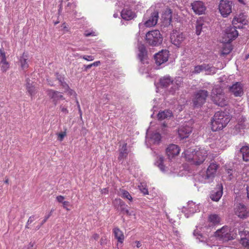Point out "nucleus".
<instances>
[{"label":"nucleus","instance_id":"nucleus-57","mask_svg":"<svg viewBox=\"0 0 249 249\" xmlns=\"http://www.w3.org/2000/svg\"><path fill=\"white\" fill-rule=\"evenodd\" d=\"M22 249H34L33 248V245L30 244L29 246L28 247H24Z\"/></svg>","mask_w":249,"mask_h":249},{"label":"nucleus","instance_id":"nucleus-16","mask_svg":"<svg viewBox=\"0 0 249 249\" xmlns=\"http://www.w3.org/2000/svg\"><path fill=\"white\" fill-rule=\"evenodd\" d=\"M159 18L158 12L154 10L150 13L148 18L144 17V19H146L144 23V25L147 27L154 26L157 24Z\"/></svg>","mask_w":249,"mask_h":249},{"label":"nucleus","instance_id":"nucleus-8","mask_svg":"<svg viewBox=\"0 0 249 249\" xmlns=\"http://www.w3.org/2000/svg\"><path fill=\"white\" fill-rule=\"evenodd\" d=\"M211 98L213 103L219 107H223L228 104L224 93L220 89H213Z\"/></svg>","mask_w":249,"mask_h":249},{"label":"nucleus","instance_id":"nucleus-30","mask_svg":"<svg viewBox=\"0 0 249 249\" xmlns=\"http://www.w3.org/2000/svg\"><path fill=\"white\" fill-rule=\"evenodd\" d=\"M55 78L58 81L60 85L64 89L69 88L68 85L64 81V76L58 72L55 73Z\"/></svg>","mask_w":249,"mask_h":249},{"label":"nucleus","instance_id":"nucleus-29","mask_svg":"<svg viewBox=\"0 0 249 249\" xmlns=\"http://www.w3.org/2000/svg\"><path fill=\"white\" fill-rule=\"evenodd\" d=\"M164 161V157L161 156H160L157 157V160L155 162V164L157 166L161 171L165 172L167 171L166 167L163 164Z\"/></svg>","mask_w":249,"mask_h":249},{"label":"nucleus","instance_id":"nucleus-54","mask_svg":"<svg viewBox=\"0 0 249 249\" xmlns=\"http://www.w3.org/2000/svg\"><path fill=\"white\" fill-rule=\"evenodd\" d=\"M227 173L229 175V177L231 176L232 175V169H228L227 170Z\"/></svg>","mask_w":249,"mask_h":249},{"label":"nucleus","instance_id":"nucleus-25","mask_svg":"<svg viewBox=\"0 0 249 249\" xmlns=\"http://www.w3.org/2000/svg\"><path fill=\"white\" fill-rule=\"evenodd\" d=\"M157 117L159 120H163L164 119L169 120L173 118L174 116L171 110L169 109H164V110L159 111Z\"/></svg>","mask_w":249,"mask_h":249},{"label":"nucleus","instance_id":"nucleus-17","mask_svg":"<svg viewBox=\"0 0 249 249\" xmlns=\"http://www.w3.org/2000/svg\"><path fill=\"white\" fill-rule=\"evenodd\" d=\"M223 195V185L222 183L216 185L214 189L211 191L210 197L214 201H218Z\"/></svg>","mask_w":249,"mask_h":249},{"label":"nucleus","instance_id":"nucleus-32","mask_svg":"<svg viewBox=\"0 0 249 249\" xmlns=\"http://www.w3.org/2000/svg\"><path fill=\"white\" fill-rule=\"evenodd\" d=\"M126 146H127V144L124 143L121 149H120L119 156L118 157V160H121L122 159H124L127 157V155H128V152H127V149Z\"/></svg>","mask_w":249,"mask_h":249},{"label":"nucleus","instance_id":"nucleus-64","mask_svg":"<svg viewBox=\"0 0 249 249\" xmlns=\"http://www.w3.org/2000/svg\"><path fill=\"white\" fill-rule=\"evenodd\" d=\"M239 234L240 236H243V235H245V232H244V231H239Z\"/></svg>","mask_w":249,"mask_h":249},{"label":"nucleus","instance_id":"nucleus-3","mask_svg":"<svg viewBox=\"0 0 249 249\" xmlns=\"http://www.w3.org/2000/svg\"><path fill=\"white\" fill-rule=\"evenodd\" d=\"M207 155L206 150L199 148L198 150H195L192 155H186L185 158L191 165L197 166L203 163Z\"/></svg>","mask_w":249,"mask_h":249},{"label":"nucleus","instance_id":"nucleus-45","mask_svg":"<svg viewBox=\"0 0 249 249\" xmlns=\"http://www.w3.org/2000/svg\"><path fill=\"white\" fill-rule=\"evenodd\" d=\"M54 211V210L53 209H52L51 211V212L49 213L46 215L44 217V219L42 220V222H41V225H43L46 222V221L49 218V217L51 216L52 214V213Z\"/></svg>","mask_w":249,"mask_h":249},{"label":"nucleus","instance_id":"nucleus-4","mask_svg":"<svg viewBox=\"0 0 249 249\" xmlns=\"http://www.w3.org/2000/svg\"><path fill=\"white\" fill-rule=\"evenodd\" d=\"M163 41L162 35L158 30H153L148 32L145 35L146 43L152 47L160 45Z\"/></svg>","mask_w":249,"mask_h":249},{"label":"nucleus","instance_id":"nucleus-39","mask_svg":"<svg viewBox=\"0 0 249 249\" xmlns=\"http://www.w3.org/2000/svg\"><path fill=\"white\" fill-rule=\"evenodd\" d=\"M151 139L154 143H159L161 140V136L159 133H155L152 134Z\"/></svg>","mask_w":249,"mask_h":249},{"label":"nucleus","instance_id":"nucleus-22","mask_svg":"<svg viewBox=\"0 0 249 249\" xmlns=\"http://www.w3.org/2000/svg\"><path fill=\"white\" fill-rule=\"evenodd\" d=\"M192 9L197 15L203 14L206 10V7L203 2L201 1H195L191 4Z\"/></svg>","mask_w":249,"mask_h":249},{"label":"nucleus","instance_id":"nucleus-55","mask_svg":"<svg viewBox=\"0 0 249 249\" xmlns=\"http://www.w3.org/2000/svg\"><path fill=\"white\" fill-rule=\"evenodd\" d=\"M94 33L93 32H88L85 34L86 36H93Z\"/></svg>","mask_w":249,"mask_h":249},{"label":"nucleus","instance_id":"nucleus-37","mask_svg":"<svg viewBox=\"0 0 249 249\" xmlns=\"http://www.w3.org/2000/svg\"><path fill=\"white\" fill-rule=\"evenodd\" d=\"M125 202L120 198H116L113 201V204L115 209H119L121 206H124Z\"/></svg>","mask_w":249,"mask_h":249},{"label":"nucleus","instance_id":"nucleus-59","mask_svg":"<svg viewBox=\"0 0 249 249\" xmlns=\"http://www.w3.org/2000/svg\"><path fill=\"white\" fill-rule=\"evenodd\" d=\"M136 247L137 248H139L141 247L142 244L140 241H136Z\"/></svg>","mask_w":249,"mask_h":249},{"label":"nucleus","instance_id":"nucleus-5","mask_svg":"<svg viewBox=\"0 0 249 249\" xmlns=\"http://www.w3.org/2000/svg\"><path fill=\"white\" fill-rule=\"evenodd\" d=\"M218 165L216 163H211L208 166L206 173H200L199 180L204 183L211 182L215 177Z\"/></svg>","mask_w":249,"mask_h":249},{"label":"nucleus","instance_id":"nucleus-61","mask_svg":"<svg viewBox=\"0 0 249 249\" xmlns=\"http://www.w3.org/2000/svg\"><path fill=\"white\" fill-rule=\"evenodd\" d=\"M243 26H244V25H242V24H239V25H237V26H236V25H233V26L236 27V29H237V28L241 29V28H243Z\"/></svg>","mask_w":249,"mask_h":249},{"label":"nucleus","instance_id":"nucleus-31","mask_svg":"<svg viewBox=\"0 0 249 249\" xmlns=\"http://www.w3.org/2000/svg\"><path fill=\"white\" fill-rule=\"evenodd\" d=\"M113 232L118 241L120 243H123L124 240V235L122 231L119 228H115L113 229Z\"/></svg>","mask_w":249,"mask_h":249},{"label":"nucleus","instance_id":"nucleus-24","mask_svg":"<svg viewBox=\"0 0 249 249\" xmlns=\"http://www.w3.org/2000/svg\"><path fill=\"white\" fill-rule=\"evenodd\" d=\"M207 29V23L203 19L199 18L197 19L196 23V34L199 36L202 32H205Z\"/></svg>","mask_w":249,"mask_h":249},{"label":"nucleus","instance_id":"nucleus-20","mask_svg":"<svg viewBox=\"0 0 249 249\" xmlns=\"http://www.w3.org/2000/svg\"><path fill=\"white\" fill-rule=\"evenodd\" d=\"M172 19V11L171 9L167 8L163 12L161 15V20L164 26L170 25Z\"/></svg>","mask_w":249,"mask_h":249},{"label":"nucleus","instance_id":"nucleus-42","mask_svg":"<svg viewBox=\"0 0 249 249\" xmlns=\"http://www.w3.org/2000/svg\"><path fill=\"white\" fill-rule=\"evenodd\" d=\"M240 243L245 248L249 249V239L246 237H242L240 240Z\"/></svg>","mask_w":249,"mask_h":249},{"label":"nucleus","instance_id":"nucleus-19","mask_svg":"<svg viewBox=\"0 0 249 249\" xmlns=\"http://www.w3.org/2000/svg\"><path fill=\"white\" fill-rule=\"evenodd\" d=\"M192 131V128L187 124H183L178 129V135L181 140L188 138Z\"/></svg>","mask_w":249,"mask_h":249},{"label":"nucleus","instance_id":"nucleus-11","mask_svg":"<svg viewBox=\"0 0 249 249\" xmlns=\"http://www.w3.org/2000/svg\"><path fill=\"white\" fill-rule=\"evenodd\" d=\"M186 39V35L185 34L176 30H174L171 34V42L178 47L181 46Z\"/></svg>","mask_w":249,"mask_h":249},{"label":"nucleus","instance_id":"nucleus-53","mask_svg":"<svg viewBox=\"0 0 249 249\" xmlns=\"http://www.w3.org/2000/svg\"><path fill=\"white\" fill-rule=\"evenodd\" d=\"M92 65L91 64L88 65H84V71H87L88 70L92 68Z\"/></svg>","mask_w":249,"mask_h":249},{"label":"nucleus","instance_id":"nucleus-35","mask_svg":"<svg viewBox=\"0 0 249 249\" xmlns=\"http://www.w3.org/2000/svg\"><path fill=\"white\" fill-rule=\"evenodd\" d=\"M28 57L27 55L23 53L22 56L20 57V63L22 69H27L28 68V64L27 63Z\"/></svg>","mask_w":249,"mask_h":249},{"label":"nucleus","instance_id":"nucleus-41","mask_svg":"<svg viewBox=\"0 0 249 249\" xmlns=\"http://www.w3.org/2000/svg\"><path fill=\"white\" fill-rule=\"evenodd\" d=\"M127 205L124 203V206H121V207L119 209L121 213L124 214H126L127 215L130 216L132 215L131 212H130L128 209H126Z\"/></svg>","mask_w":249,"mask_h":249},{"label":"nucleus","instance_id":"nucleus-15","mask_svg":"<svg viewBox=\"0 0 249 249\" xmlns=\"http://www.w3.org/2000/svg\"><path fill=\"white\" fill-rule=\"evenodd\" d=\"M168 57L169 51L166 50H162L154 55L155 63L158 66H160L168 61Z\"/></svg>","mask_w":249,"mask_h":249},{"label":"nucleus","instance_id":"nucleus-60","mask_svg":"<svg viewBox=\"0 0 249 249\" xmlns=\"http://www.w3.org/2000/svg\"><path fill=\"white\" fill-rule=\"evenodd\" d=\"M246 191L247 193V197L249 199V186H247L246 187Z\"/></svg>","mask_w":249,"mask_h":249},{"label":"nucleus","instance_id":"nucleus-44","mask_svg":"<svg viewBox=\"0 0 249 249\" xmlns=\"http://www.w3.org/2000/svg\"><path fill=\"white\" fill-rule=\"evenodd\" d=\"M66 130H67V129H65V130L64 132L59 133L58 134V138H57L58 140H59V141H62L63 140L64 137L66 135Z\"/></svg>","mask_w":249,"mask_h":249},{"label":"nucleus","instance_id":"nucleus-21","mask_svg":"<svg viewBox=\"0 0 249 249\" xmlns=\"http://www.w3.org/2000/svg\"><path fill=\"white\" fill-rule=\"evenodd\" d=\"M179 151V147L177 145L174 144H170L166 149V155L170 160L178 155Z\"/></svg>","mask_w":249,"mask_h":249},{"label":"nucleus","instance_id":"nucleus-56","mask_svg":"<svg viewBox=\"0 0 249 249\" xmlns=\"http://www.w3.org/2000/svg\"><path fill=\"white\" fill-rule=\"evenodd\" d=\"M100 64V62L99 61H98L94 62V63H92L91 64L92 65V67L93 66L97 67V66H99V65Z\"/></svg>","mask_w":249,"mask_h":249},{"label":"nucleus","instance_id":"nucleus-13","mask_svg":"<svg viewBox=\"0 0 249 249\" xmlns=\"http://www.w3.org/2000/svg\"><path fill=\"white\" fill-rule=\"evenodd\" d=\"M229 92L234 97H241L244 95V84L240 82H236L228 88Z\"/></svg>","mask_w":249,"mask_h":249},{"label":"nucleus","instance_id":"nucleus-50","mask_svg":"<svg viewBox=\"0 0 249 249\" xmlns=\"http://www.w3.org/2000/svg\"><path fill=\"white\" fill-rule=\"evenodd\" d=\"M63 207L66 209L67 211H69L70 209L68 208V206L70 205V203L68 201H64L63 203Z\"/></svg>","mask_w":249,"mask_h":249},{"label":"nucleus","instance_id":"nucleus-63","mask_svg":"<svg viewBox=\"0 0 249 249\" xmlns=\"http://www.w3.org/2000/svg\"><path fill=\"white\" fill-rule=\"evenodd\" d=\"M48 84L50 85L51 86H54V84L53 83V82L50 80H48Z\"/></svg>","mask_w":249,"mask_h":249},{"label":"nucleus","instance_id":"nucleus-51","mask_svg":"<svg viewBox=\"0 0 249 249\" xmlns=\"http://www.w3.org/2000/svg\"><path fill=\"white\" fill-rule=\"evenodd\" d=\"M141 190L142 191V192L144 194V195H147L148 194V190L147 188H145V187H142L141 189Z\"/></svg>","mask_w":249,"mask_h":249},{"label":"nucleus","instance_id":"nucleus-43","mask_svg":"<svg viewBox=\"0 0 249 249\" xmlns=\"http://www.w3.org/2000/svg\"><path fill=\"white\" fill-rule=\"evenodd\" d=\"M194 236H195L197 239H199L200 242H204L205 240H204L203 236L199 233L197 231H195L193 233Z\"/></svg>","mask_w":249,"mask_h":249},{"label":"nucleus","instance_id":"nucleus-12","mask_svg":"<svg viewBox=\"0 0 249 249\" xmlns=\"http://www.w3.org/2000/svg\"><path fill=\"white\" fill-rule=\"evenodd\" d=\"M232 2L230 0H220L218 6L219 11L224 18L227 17L231 13Z\"/></svg>","mask_w":249,"mask_h":249},{"label":"nucleus","instance_id":"nucleus-49","mask_svg":"<svg viewBox=\"0 0 249 249\" xmlns=\"http://www.w3.org/2000/svg\"><path fill=\"white\" fill-rule=\"evenodd\" d=\"M35 219L36 218L35 215H32L30 216L28 220L27 225L31 224Z\"/></svg>","mask_w":249,"mask_h":249},{"label":"nucleus","instance_id":"nucleus-46","mask_svg":"<svg viewBox=\"0 0 249 249\" xmlns=\"http://www.w3.org/2000/svg\"><path fill=\"white\" fill-rule=\"evenodd\" d=\"M0 57L1 58V60L6 59L5 53L2 47H1V49H0Z\"/></svg>","mask_w":249,"mask_h":249},{"label":"nucleus","instance_id":"nucleus-47","mask_svg":"<svg viewBox=\"0 0 249 249\" xmlns=\"http://www.w3.org/2000/svg\"><path fill=\"white\" fill-rule=\"evenodd\" d=\"M81 57L87 61H92L94 59V56L92 55H84Z\"/></svg>","mask_w":249,"mask_h":249},{"label":"nucleus","instance_id":"nucleus-38","mask_svg":"<svg viewBox=\"0 0 249 249\" xmlns=\"http://www.w3.org/2000/svg\"><path fill=\"white\" fill-rule=\"evenodd\" d=\"M0 67L3 72H6L9 68V64L6 59L1 60L0 62Z\"/></svg>","mask_w":249,"mask_h":249},{"label":"nucleus","instance_id":"nucleus-36","mask_svg":"<svg viewBox=\"0 0 249 249\" xmlns=\"http://www.w3.org/2000/svg\"><path fill=\"white\" fill-rule=\"evenodd\" d=\"M209 221L213 224H218L220 221V218L218 215L212 214L209 216Z\"/></svg>","mask_w":249,"mask_h":249},{"label":"nucleus","instance_id":"nucleus-9","mask_svg":"<svg viewBox=\"0 0 249 249\" xmlns=\"http://www.w3.org/2000/svg\"><path fill=\"white\" fill-rule=\"evenodd\" d=\"M214 236L223 242L233 240L235 237L231 233L229 228L225 226L214 232Z\"/></svg>","mask_w":249,"mask_h":249},{"label":"nucleus","instance_id":"nucleus-7","mask_svg":"<svg viewBox=\"0 0 249 249\" xmlns=\"http://www.w3.org/2000/svg\"><path fill=\"white\" fill-rule=\"evenodd\" d=\"M218 70L217 68L214 67L211 64L204 63L201 65L195 66L192 73L198 74L202 72L205 71L206 75H213L217 72Z\"/></svg>","mask_w":249,"mask_h":249},{"label":"nucleus","instance_id":"nucleus-6","mask_svg":"<svg viewBox=\"0 0 249 249\" xmlns=\"http://www.w3.org/2000/svg\"><path fill=\"white\" fill-rule=\"evenodd\" d=\"M209 95V92L205 89H200L196 91L192 100L193 105L195 108L201 107L206 102Z\"/></svg>","mask_w":249,"mask_h":249},{"label":"nucleus","instance_id":"nucleus-27","mask_svg":"<svg viewBox=\"0 0 249 249\" xmlns=\"http://www.w3.org/2000/svg\"><path fill=\"white\" fill-rule=\"evenodd\" d=\"M232 23L233 25H237L239 23L245 25L247 24L248 20L246 19V16L243 13H240L237 16L234 17L232 19Z\"/></svg>","mask_w":249,"mask_h":249},{"label":"nucleus","instance_id":"nucleus-2","mask_svg":"<svg viewBox=\"0 0 249 249\" xmlns=\"http://www.w3.org/2000/svg\"><path fill=\"white\" fill-rule=\"evenodd\" d=\"M160 83V86L163 88H167L171 85L172 86L169 90V92L173 95L182 85L183 81L180 77H178L174 81L170 76H167L161 78Z\"/></svg>","mask_w":249,"mask_h":249},{"label":"nucleus","instance_id":"nucleus-62","mask_svg":"<svg viewBox=\"0 0 249 249\" xmlns=\"http://www.w3.org/2000/svg\"><path fill=\"white\" fill-rule=\"evenodd\" d=\"M70 93L71 95H72V94H73L74 95H76L75 92L74 91H73V90H71H71L70 91Z\"/></svg>","mask_w":249,"mask_h":249},{"label":"nucleus","instance_id":"nucleus-14","mask_svg":"<svg viewBox=\"0 0 249 249\" xmlns=\"http://www.w3.org/2000/svg\"><path fill=\"white\" fill-rule=\"evenodd\" d=\"M235 214L239 218L245 219L249 217V211L247 206L242 203L238 204L234 209Z\"/></svg>","mask_w":249,"mask_h":249},{"label":"nucleus","instance_id":"nucleus-28","mask_svg":"<svg viewBox=\"0 0 249 249\" xmlns=\"http://www.w3.org/2000/svg\"><path fill=\"white\" fill-rule=\"evenodd\" d=\"M240 152L242 155L243 160L245 161H249V146H242Z\"/></svg>","mask_w":249,"mask_h":249},{"label":"nucleus","instance_id":"nucleus-40","mask_svg":"<svg viewBox=\"0 0 249 249\" xmlns=\"http://www.w3.org/2000/svg\"><path fill=\"white\" fill-rule=\"evenodd\" d=\"M223 47L222 54L224 55L228 54L232 50V47L230 43H226Z\"/></svg>","mask_w":249,"mask_h":249},{"label":"nucleus","instance_id":"nucleus-33","mask_svg":"<svg viewBox=\"0 0 249 249\" xmlns=\"http://www.w3.org/2000/svg\"><path fill=\"white\" fill-rule=\"evenodd\" d=\"M30 81V79L28 78L26 79V87L27 91L30 94V96H32L35 94L36 89V87H34L32 84L29 83Z\"/></svg>","mask_w":249,"mask_h":249},{"label":"nucleus","instance_id":"nucleus-23","mask_svg":"<svg viewBox=\"0 0 249 249\" xmlns=\"http://www.w3.org/2000/svg\"><path fill=\"white\" fill-rule=\"evenodd\" d=\"M47 93L49 98L53 100L55 105H56L58 100L64 99L63 96L58 91L49 89L47 90Z\"/></svg>","mask_w":249,"mask_h":249},{"label":"nucleus","instance_id":"nucleus-1","mask_svg":"<svg viewBox=\"0 0 249 249\" xmlns=\"http://www.w3.org/2000/svg\"><path fill=\"white\" fill-rule=\"evenodd\" d=\"M229 115L226 112L218 111L216 112L211 120V128L213 131L222 129L230 121Z\"/></svg>","mask_w":249,"mask_h":249},{"label":"nucleus","instance_id":"nucleus-58","mask_svg":"<svg viewBox=\"0 0 249 249\" xmlns=\"http://www.w3.org/2000/svg\"><path fill=\"white\" fill-rule=\"evenodd\" d=\"M99 235H98V234H97V233H95V234H94L93 235V238L95 240H98V238H99Z\"/></svg>","mask_w":249,"mask_h":249},{"label":"nucleus","instance_id":"nucleus-34","mask_svg":"<svg viewBox=\"0 0 249 249\" xmlns=\"http://www.w3.org/2000/svg\"><path fill=\"white\" fill-rule=\"evenodd\" d=\"M119 195L124 199H127L132 202L133 201V198L127 191L124 189H120L118 192Z\"/></svg>","mask_w":249,"mask_h":249},{"label":"nucleus","instance_id":"nucleus-18","mask_svg":"<svg viewBox=\"0 0 249 249\" xmlns=\"http://www.w3.org/2000/svg\"><path fill=\"white\" fill-rule=\"evenodd\" d=\"M138 51L137 56L140 62L142 64H147V51L145 46L143 44H139Z\"/></svg>","mask_w":249,"mask_h":249},{"label":"nucleus","instance_id":"nucleus-52","mask_svg":"<svg viewBox=\"0 0 249 249\" xmlns=\"http://www.w3.org/2000/svg\"><path fill=\"white\" fill-rule=\"evenodd\" d=\"M60 110L62 112L65 113V114H68L69 112L67 108L62 106H60Z\"/></svg>","mask_w":249,"mask_h":249},{"label":"nucleus","instance_id":"nucleus-26","mask_svg":"<svg viewBox=\"0 0 249 249\" xmlns=\"http://www.w3.org/2000/svg\"><path fill=\"white\" fill-rule=\"evenodd\" d=\"M122 18L125 20H129L136 17L135 13L128 8L124 9L121 13Z\"/></svg>","mask_w":249,"mask_h":249},{"label":"nucleus","instance_id":"nucleus-10","mask_svg":"<svg viewBox=\"0 0 249 249\" xmlns=\"http://www.w3.org/2000/svg\"><path fill=\"white\" fill-rule=\"evenodd\" d=\"M238 36V32L236 30V27L230 26L227 27L225 30L223 36V42L225 43H231Z\"/></svg>","mask_w":249,"mask_h":249},{"label":"nucleus","instance_id":"nucleus-48","mask_svg":"<svg viewBox=\"0 0 249 249\" xmlns=\"http://www.w3.org/2000/svg\"><path fill=\"white\" fill-rule=\"evenodd\" d=\"M56 200L59 203H63L64 201V199L65 197L62 196H58L56 197Z\"/></svg>","mask_w":249,"mask_h":249}]
</instances>
